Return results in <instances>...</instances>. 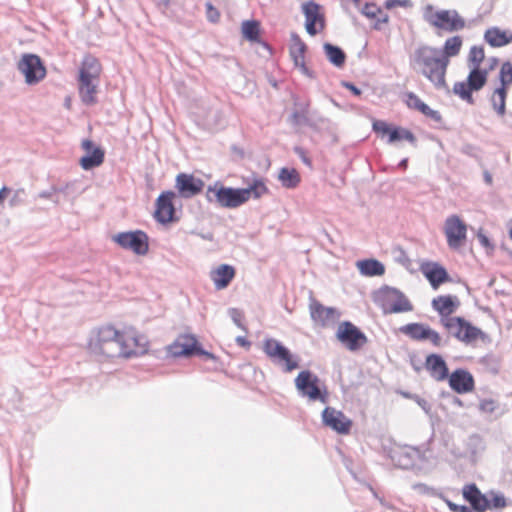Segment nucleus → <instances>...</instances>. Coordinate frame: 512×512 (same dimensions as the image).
<instances>
[{"mask_svg":"<svg viewBox=\"0 0 512 512\" xmlns=\"http://www.w3.org/2000/svg\"><path fill=\"white\" fill-rule=\"evenodd\" d=\"M309 309L312 320L322 327L335 322L340 316L336 308L325 307L315 299H311Z\"/></svg>","mask_w":512,"mask_h":512,"instance_id":"obj_19","label":"nucleus"},{"mask_svg":"<svg viewBox=\"0 0 512 512\" xmlns=\"http://www.w3.org/2000/svg\"><path fill=\"white\" fill-rule=\"evenodd\" d=\"M100 73L101 65L99 61L91 55L86 56L79 69V76L85 74L87 77L99 78Z\"/></svg>","mask_w":512,"mask_h":512,"instance_id":"obj_34","label":"nucleus"},{"mask_svg":"<svg viewBox=\"0 0 512 512\" xmlns=\"http://www.w3.org/2000/svg\"><path fill=\"white\" fill-rule=\"evenodd\" d=\"M440 324L447 330L450 336L465 344H471L477 339L484 340L486 337V334L480 328L472 325L460 316L443 319Z\"/></svg>","mask_w":512,"mask_h":512,"instance_id":"obj_6","label":"nucleus"},{"mask_svg":"<svg viewBox=\"0 0 512 512\" xmlns=\"http://www.w3.org/2000/svg\"><path fill=\"white\" fill-rule=\"evenodd\" d=\"M444 233L450 249H459L467 237V225L458 215H450L444 223Z\"/></svg>","mask_w":512,"mask_h":512,"instance_id":"obj_13","label":"nucleus"},{"mask_svg":"<svg viewBox=\"0 0 512 512\" xmlns=\"http://www.w3.org/2000/svg\"><path fill=\"white\" fill-rule=\"evenodd\" d=\"M498 408V403L493 399H483L479 403L480 411L484 413H493Z\"/></svg>","mask_w":512,"mask_h":512,"instance_id":"obj_51","label":"nucleus"},{"mask_svg":"<svg viewBox=\"0 0 512 512\" xmlns=\"http://www.w3.org/2000/svg\"><path fill=\"white\" fill-rule=\"evenodd\" d=\"M128 341L135 342L136 340L134 338L127 339L125 336L112 342L105 343L100 347L92 349L91 351L95 354L103 355L108 358H130L131 356L135 355L136 352L129 348L130 345L128 344Z\"/></svg>","mask_w":512,"mask_h":512,"instance_id":"obj_14","label":"nucleus"},{"mask_svg":"<svg viewBox=\"0 0 512 512\" xmlns=\"http://www.w3.org/2000/svg\"><path fill=\"white\" fill-rule=\"evenodd\" d=\"M392 127L393 126L389 125L387 122L383 120H375L372 124L373 131L376 134L380 135L381 137H384L386 135L389 137Z\"/></svg>","mask_w":512,"mask_h":512,"instance_id":"obj_47","label":"nucleus"},{"mask_svg":"<svg viewBox=\"0 0 512 512\" xmlns=\"http://www.w3.org/2000/svg\"><path fill=\"white\" fill-rule=\"evenodd\" d=\"M263 351L275 364L282 366L285 372H291L299 367L298 357L292 355L290 350L276 339H266Z\"/></svg>","mask_w":512,"mask_h":512,"instance_id":"obj_8","label":"nucleus"},{"mask_svg":"<svg viewBox=\"0 0 512 512\" xmlns=\"http://www.w3.org/2000/svg\"><path fill=\"white\" fill-rule=\"evenodd\" d=\"M506 97L507 90L504 87L496 88L491 97L492 107L499 116H503L506 112Z\"/></svg>","mask_w":512,"mask_h":512,"instance_id":"obj_38","label":"nucleus"},{"mask_svg":"<svg viewBox=\"0 0 512 512\" xmlns=\"http://www.w3.org/2000/svg\"><path fill=\"white\" fill-rule=\"evenodd\" d=\"M462 495L475 512H485L490 508V500L475 483L465 485L462 489Z\"/></svg>","mask_w":512,"mask_h":512,"instance_id":"obj_21","label":"nucleus"},{"mask_svg":"<svg viewBox=\"0 0 512 512\" xmlns=\"http://www.w3.org/2000/svg\"><path fill=\"white\" fill-rule=\"evenodd\" d=\"M81 147L86 152L79 161L80 166L84 170H91L100 166L104 162V150L101 147L96 146L92 140L84 139L81 143Z\"/></svg>","mask_w":512,"mask_h":512,"instance_id":"obj_17","label":"nucleus"},{"mask_svg":"<svg viewBox=\"0 0 512 512\" xmlns=\"http://www.w3.org/2000/svg\"><path fill=\"white\" fill-rule=\"evenodd\" d=\"M499 79L501 86L507 90V87L512 83V64L510 62H504L501 66Z\"/></svg>","mask_w":512,"mask_h":512,"instance_id":"obj_44","label":"nucleus"},{"mask_svg":"<svg viewBox=\"0 0 512 512\" xmlns=\"http://www.w3.org/2000/svg\"><path fill=\"white\" fill-rule=\"evenodd\" d=\"M290 39L291 45L289 52L292 60H294L295 57L298 58V60L300 58H305V53L307 50L305 42L300 38V36L296 32H292L290 34Z\"/></svg>","mask_w":512,"mask_h":512,"instance_id":"obj_39","label":"nucleus"},{"mask_svg":"<svg viewBox=\"0 0 512 512\" xmlns=\"http://www.w3.org/2000/svg\"><path fill=\"white\" fill-rule=\"evenodd\" d=\"M485 58L484 49L481 46H472L469 51V67H480Z\"/></svg>","mask_w":512,"mask_h":512,"instance_id":"obj_42","label":"nucleus"},{"mask_svg":"<svg viewBox=\"0 0 512 512\" xmlns=\"http://www.w3.org/2000/svg\"><path fill=\"white\" fill-rule=\"evenodd\" d=\"M406 104L409 108L418 110L420 112L423 111V108L427 105L424 103L415 93L407 92L406 93Z\"/></svg>","mask_w":512,"mask_h":512,"instance_id":"obj_45","label":"nucleus"},{"mask_svg":"<svg viewBox=\"0 0 512 512\" xmlns=\"http://www.w3.org/2000/svg\"><path fill=\"white\" fill-rule=\"evenodd\" d=\"M342 86L348 89L353 95L357 97L362 93L361 89L351 82L343 81Z\"/></svg>","mask_w":512,"mask_h":512,"instance_id":"obj_63","label":"nucleus"},{"mask_svg":"<svg viewBox=\"0 0 512 512\" xmlns=\"http://www.w3.org/2000/svg\"><path fill=\"white\" fill-rule=\"evenodd\" d=\"M168 354L173 357L205 356L213 359L214 355L202 348L193 335H180L167 347Z\"/></svg>","mask_w":512,"mask_h":512,"instance_id":"obj_9","label":"nucleus"},{"mask_svg":"<svg viewBox=\"0 0 512 512\" xmlns=\"http://www.w3.org/2000/svg\"><path fill=\"white\" fill-rule=\"evenodd\" d=\"M260 23L256 20H246L242 23V34L249 41H258Z\"/></svg>","mask_w":512,"mask_h":512,"instance_id":"obj_41","label":"nucleus"},{"mask_svg":"<svg viewBox=\"0 0 512 512\" xmlns=\"http://www.w3.org/2000/svg\"><path fill=\"white\" fill-rule=\"evenodd\" d=\"M487 77L488 70L480 67H470L467 82H456L453 86V92L467 103L474 104L472 92L481 90L487 82Z\"/></svg>","mask_w":512,"mask_h":512,"instance_id":"obj_7","label":"nucleus"},{"mask_svg":"<svg viewBox=\"0 0 512 512\" xmlns=\"http://www.w3.org/2000/svg\"><path fill=\"white\" fill-rule=\"evenodd\" d=\"M176 194L173 191L162 192L156 200L155 219L162 224L172 222L174 220L175 207L173 199Z\"/></svg>","mask_w":512,"mask_h":512,"instance_id":"obj_18","label":"nucleus"},{"mask_svg":"<svg viewBox=\"0 0 512 512\" xmlns=\"http://www.w3.org/2000/svg\"><path fill=\"white\" fill-rule=\"evenodd\" d=\"M175 187L182 197L191 198L202 191L204 181L191 174L180 173L176 177Z\"/></svg>","mask_w":512,"mask_h":512,"instance_id":"obj_20","label":"nucleus"},{"mask_svg":"<svg viewBox=\"0 0 512 512\" xmlns=\"http://www.w3.org/2000/svg\"><path fill=\"white\" fill-rule=\"evenodd\" d=\"M56 194L55 185L52 186L49 190L42 191L38 194L39 198L43 199H52L53 202L58 203V199H54V195Z\"/></svg>","mask_w":512,"mask_h":512,"instance_id":"obj_60","label":"nucleus"},{"mask_svg":"<svg viewBox=\"0 0 512 512\" xmlns=\"http://www.w3.org/2000/svg\"><path fill=\"white\" fill-rule=\"evenodd\" d=\"M360 273L364 276H381L385 273V266L377 259H364L356 262Z\"/></svg>","mask_w":512,"mask_h":512,"instance_id":"obj_31","label":"nucleus"},{"mask_svg":"<svg viewBox=\"0 0 512 512\" xmlns=\"http://www.w3.org/2000/svg\"><path fill=\"white\" fill-rule=\"evenodd\" d=\"M323 49L327 59L331 64L338 68L344 66L346 61V54L339 46L333 45L331 43H325L323 45Z\"/></svg>","mask_w":512,"mask_h":512,"instance_id":"obj_33","label":"nucleus"},{"mask_svg":"<svg viewBox=\"0 0 512 512\" xmlns=\"http://www.w3.org/2000/svg\"><path fill=\"white\" fill-rule=\"evenodd\" d=\"M405 397L413 399L427 414L431 410V404L424 398H421L417 394L404 393Z\"/></svg>","mask_w":512,"mask_h":512,"instance_id":"obj_52","label":"nucleus"},{"mask_svg":"<svg viewBox=\"0 0 512 512\" xmlns=\"http://www.w3.org/2000/svg\"><path fill=\"white\" fill-rule=\"evenodd\" d=\"M247 190V201L253 196L255 199L260 198L263 194H265L268 189L265 184L261 180H255L252 185L247 188H243Z\"/></svg>","mask_w":512,"mask_h":512,"instance_id":"obj_43","label":"nucleus"},{"mask_svg":"<svg viewBox=\"0 0 512 512\" xmlns=\"http://www.w3.org/2000/svg\"><path fill=\"white\" fill-rule=\"evenodd\" d=\"M308 107V103L300 105V108L293 111L290 115V122L295 126L306 125L312 127V122L308 118Z\"/></svg>","mask_w":512,"mask_h":512,"instance_id":"obj_40","label":"nucleus"},{"mask_svg":"<svg viewBox=\"0 0 512 512\" xmlns=\"http://www.w3.org/2000/svg\"><path fill=\"white\" fill-rule=\"evenodd\" d=\"M430 326L423 323H408L399 328V331L415 341L426 340V335Z\"/></svg>","mask_w":512,"mask_h":512,"instance_id":"obj_32","label":"nucleus"},{"mask_svg":"<svg viewBox=\"0 0 512 512\" xmlns=\"http://www.w3.org/2000/svg\"><path fill=\"white\" fill-rule=\"evenodd\" d=\"M73 183H66L65 185L55 186L56 194L63 193L68 195L70 193V189L73 187Z\"/></svg>","mask_w":512,"mask_h":512,"instance_id":"obj_64","label":"nucleus"},{"mask_svg":"<svg viewBox=\"0 0 512 512\" xmlns=\"http://www.w3.org/2000/svg\"><path fill=\"white\" fill-rule=\"evenodd\" d=\"M17 69L24 75L28 85H36L46 76V68L41 58L32 53L22 55L17 63Z\"/></svg>","mask_w":512,"mask_h":512,"instance_id":"obj_10","label":"nucleus"},{"mask_svg":"<svg viewBox=\"0 0 512 512\" xmlns=\"http://www.w3.org/2000/svg\"><path fill=\"white\" fill-rule=\"evenodd\" d=\"M120 247L137 255H145L149 250L148 236L142 230L121 232L112 237Z\"/></svg>","mask_w":512,"mask_h":512,"instance_id":"obj_12","label":"nucleus"},{"mask_svg":"<svg viewBox=\"0 0 512 512\" xmlns=\"http://www.w3.org/2000/svg\"><path fill=\"white\" fill-rule=\"evenodd\" d=\"M99 78L87 77L85 74L78 77V89L82 102L91 106L97 103V88Z\"/></svg>","mask_w":512,"mask_h":512,"instance_id":"obj_25","label":"nucleus"},{"mask_svg":"<svg viewBox=\"0 0 512 512\" xmlns=\"http://www.w3.org/2000/svg\"><path fill=\"white\" fill-rule=\"evenodd\" d=\"M463 40L461 36H453L446 39L443 48L440 49L441 57H446L449 60L450 57L457 56L461 50Z\"/></svg>","mask_w":512,"mask_h":512,"instance_id":"obj_35","label":"nucleus"},{"mask_svg":"<svg viewBox=\"0 0 512 512\" xmlns=\"http://www.w3.org/2000/svg\"><path fill=\"white\" fill-rule=\"evenodd\" d=\"M320 5L315 1L303 3L302 11L305 16V28L309 35L315 36L325 27L324 16L319 12Z\"/></svg>","mask_w":512,"mask_h":512,"instance_id":"obj_15","label":"nucleus"},{"mask_svg":"<svg viewBox=\"0 0 512 512\" xmlns=\"http://www.w3.org/2000/svg\"><path fill=\"white\" fill-rule=\"evenodd\" d=\"M336 337L350 351H357L368 342L367 336L350 321L339 324Z\"/></svg>","mask_w":512,"mask_h":512,"instance_id":"obj_11","label":"nucleus"},{"mask_svg":"<svg viewBox=\"0 0 512 512\" xmlns=\"http://www.w3.org/2000/svg\"><path fill=\"white\" fill-rule=\"evenodd\" d=\"M235 276V269L228 264H221L211 272V279L217 290L226 288Z\"/></svg>","mask_w":512,"mask_h":512,"instance_id":"obj_28","label":"nucleus"},{"mask_svg":"<svg viewBox=\"0 0 512 512\" xmlns=\"http://www.w3.org/2000/svg\"><path fill=\"white\" fill-rule=\"evenodd\" d=\"M375 20V23L373 25V28L375 30H381L382 24H386L389 21V16L387 13H385L382 9L381 12L378 13V16L376 18H373Z\"/></svg>","mask_w":512,"mask_h":512,"instance_id":"obj_58","label":"nucleus"},{"mask_svg":"<svg viewBox=\"0 0 512 512\" xmlns=\"http://www.w3.org/2000/svg\"><path fill=\"white\" fill-rule=\"evenodd\" d=\"M431 306L439 314L442 322L443 319L453 317L452 314L460 307V300L456 295H440L432 300Z\"/></svg>","mask_w":512,"mask_h":512,"instance_id":"obj_22","label":"nucleus"},{"mask_svg":"<svg viewBox=\"0 0 512 512\" xmlns=\"http://www.w3.org/2000/svg\"><path fill=\"white\" fill-rule=\"evenodd\" d=\"M421 113L435 122L440 123L442 121V116L440 112L437 110H433L428 105H426L425 108H423V111Z\"/></svg>","mask_w":512,"mask_h":512,"instance_id":"obj_56","label":"nucleus"},{"mask_svg":"<svg viewBox=\"0 0 512 512\" xmlns=\"http://www.w3.org/2000/svg\"><path fill=\"white\" fill-rule=\"evenodd\" d=\"M293 151L307 167H312V160L308 157L307 151L304 148L295 146Z\"/></svg>","mask_w":512,"mask_h":512,"instance_id":"obj_55","label":"nucleus"},{"mask_svg":"<svg viewBox=\"0 0 512 512\" xmlns=\"http://www.w3.org/2000/svg\"><path fill=\"white\" fill-rule=\"evenodd\" d=\"M393 255L396 262L402 264L403 266L407 267L411 264V260L403 248L399 246L395 247L393 249Z\"/></svg>","mask_w":512,"mask_h":512,"instance_id":"obj_48","label":"nucleus"},{"mask_svg":"<svg viewBox=\"0 0 512 512\" xmlns=\"http://www.w3.org/2000/svg\"><path fill=\"white\" fill-rule=\"evenodd\" d=\"M304 59L305 58H300L298 60V58L295 57V59L293 60L295 67H298L301 73L304 74L305 76L312 79L315 78V73L306 66Z\"/></svg>","mask_w":512,"mask_h":512,"instance_id":"obj_53","label":"nucleus"},{"mask_svg":"<svg viewBox=\"0 0 512 512\" xmlns=\"http://www.w3.org/2000/svg\"><path fill=\"white\" fill-rule=\"evenodd\" d=\"M322 422L339 434H348L352 427V421L342 411L327 406L322 411Z\"/></svg>","mask_w":512,"mask_h":512,"instance_id":"obj_16","label":"nucleus"},{"mask_svg":"<svg viewBox=\"0 0 512 512\" xmlns=\"http://www.w3.org/2000/svg\"><path fill=\"white\" fill-rule=\"evenodd\" d=\"M451 389L458 394H465L474 389V378L472 374L462 368L456 369L448 376Z\"/></svg>","mask_w":512,"mask_h":512,"instance_id":"obj_24","label":"nucleus"},{"mask_svg":"<svg viewBox=\"0 0 512 512\" xmlns=\"http://www.w3.org/2000/svg\"><path fill=\"white\" fill-rule=\"evenodd\" d=\"M484 40L492 47H503L512 42V34H507L498 27H491L486 30Z\"/></svg>","mask_w":512,"mask_h":512,"instance_id":"obj_30","label":"nucleus"},{"mask_svg":"<svg viewBox=\"0 0 512 512\" xmlns=\"http://www.w3.org/2000/svg\"><path fill=\"white\" fill-rule=\"evenodd\" d=\"M460 151L467 156L478 158V148L472 144H464Z\"/></svg>","mask_w":512,"mask_h":512,"instance_id":"obj_59","label":"nucleus"},{"mask_svg":"<svg viewBox=\"0 0 512 512\" xmlns=\"http://www.w3.org/2000/svg\"><path fill=\"white\" fill-rule=\"evenodd\" d=\"M396 6L410 8V7H412V2H411V0H386L385 1V7L387 9H392Z\"/></svg>","mask_w":512,"mask_h":512,"instance_id":"obj_57","label":"nucleus"},{"mask_svg":"<svg viewBox=\"0 0 512 512\" xmlns=\"http://www.w3.org/2000/svg\"><path fill=\"white\" fill-rule=\"evenodd\" d=\"M228 314L230 316V318L232 319V321L234 322V324L243 329V330H246L245 326L243 325L242 321H243V318H244V315H243V312L238 309V308H229L228 309Z\"/></svg>","mask_w":512,"mask_h":512,"instance_id":"obj_49","label":"nucleus"},{"mask_svg":"<svg viewBox=\"0 0 512 512\" xmlns=\"http://www.w3.org/2000/svg\"><path fill=\"white\" fill-rule=\"evenodd\" d=\"M433 10L434 7L428 4L423 12L424 20L431 26L449 33L461 31L465 28L466 21L457 10H439L435 13H433Z\"/></svg>","mask_w":512,"mask_h":512,"instance_id":"obj_4","label":"nucleus"},{"mask_svg":"<svg viewBox=\"0 0 512 512\" xmlns=\"http://www.w3.org/2000/svg\"><path fill=\"white\" fill-rule=\"evenodd\" d=\"M420 270L433 289H437L441 284L451 280L447 270L437 262L422 263Z\"/></svg>","mask_w":512,"mask_h":512,"instance_id":"obj_23","label":"nucleus"},{"mask_svg":"<svg viewBox=\"0 0 512 512\" xmlns=\"http://www.w3.org/2000/svg\"><path fill=\"white\" fill-rule=\"evenodd\" d=\"M298 396L307 400L308 403L329 402V392L326 384L312 371L303 370L294 379Z\"/></svg>","mask_w":512,"mask_h":512,"instance_id":"obj_2","label":"nucleus"},{"mask_svg":"<svg viewBox=\"0 0 512 512\" xmlns=\"http://www.w3.org/2000/svg\"><path fill=\"white\" fill-rule=\"evenodd\" d=\"M247 190L223 186L220 182L209 185L206 190L208 202H216L223 208H237L247 202Z\"/></svg>","mask_w":512,"mask_h":512,"instance_id":"obj_5","label":"nucleus"},{"mask_svg":"<svg viewBox=\"0 0 512 512\" xmlns=\"http://www.w3.org/2000/svg\"><path fill=\"white\" fill-rule=\"evenodd\" d=\"M449 60L441 57L440 49L420 44L409 55V66L417 74H421L432 82L436 88H445V75Z\"/></svg>","mask_w":512,"mask_h":512,"instance_id":"obj_1","label":"nucleus"},{"mask_svg":"<svg viewBox=\"0 0 512 512\" xmlns=\"http://www.w3.org/2000/svg\"><path fill=\"white\" fill-rule=\"evenodd\" d=\"M477 238H478L479 243L483 247H485L487 249H493L494 248V246L491 243L490 239L484 233H482L481 231L477 234Z\"/></svg>","mask_w":512,"mask_h":512,"instance_id":"obj_61","label":"nucleus"},{"mask_svg":"<svg viewBox=\"0 0 512 512\" xmlns=\"http://www.w3.org/2000/svg\"><path fill=\"white\" fill-rule=\"evenodd\" d=\"M380 12L381 8L374 3H366L361 9V13L369 19L376 18Z\"/></svg>","mask_w":512,"mask_h":512,"instance_id":"obj_50","label":"nucleus"},{"mask_svg":"<svg viewBox=\"0 0 512 512\" xmlns=\"http://www.w3.org/2000/svg\"><path fill=\"white\" fill-rule=\"evenodd\" d=\"M421 451L416 447H404L394 452L392 459L402 469H412L421 459Z\"/></svg>","mask_w":512,"mask_h":512,"instance_id":"obj_27","label":"nucleus"},{"mask_svg":"<svg viewBox=\"0 0 512 512\" xmlns=\"http://www.w3.org/2000/svg\"><path fill=\"white\" fill-rule=\"evenodd\" d=\"M282 186L288 189H293L300 183V175L294 168H281L278 176Z\"/></svg>","mask_w":512,"mask_h":512,"instance_id":"obj_36","label":"nucleus"},{"mask_svg":"<svg viewBox=\"0 0 512 512\" xmlns=\"http://www.w3.org/2000/svg\"><path fill=\"white\" fill-rule=\"evenodd\" d=\"M426 340H429L434 347L440 348L448 344V339L444 340L441 335L431 327H429Z\"/></svg>","mask_w":512,"mask_h":512,"instance_id":"obj_46","label":"nucleus"},{"mask_svg":"<svg viewBox=\"0 0 512 512\" xmlns=\"http://www.w3.org/2000/svg\"><path fill=\"white\" fill-rule=\"evenodd\" d=\"M425 369L436 381H443L448 378L449 370L443 357L439 354H430L425 360Z\"/></svg>","mask_w":512,"mask_h":512,"instance_id":"obj_26","label":"nucleus"},{"mask_svg":"<svg viewBox=\"0 0 512 512\" xmlns=\"http://www.w3.org/2000/svg\"><path fill=\"white\" fill-rule=\"evenodd\" d=\"M374 302L384 314L403 313L413 310V305L405 294L395 287L383 286L374 293Z\"/></svg>","mask_w":512,"mask_h":512,"instance_id":"obj_3","label":"nucleus"},{"mask_svg":"<svg viewBox=\"0 0 512 512\" xmlns=\"http://www.w3.org/2000/svg\"><path fill=\"white\" fill-rule=\"evenodd\" d=\"M401 140H406L412 145H415L417 141L415 135L410 130L400 126H393L387 142L392 144Z\"/></svg>","mask_w":512,"mask_h":512,"instance_id":"obj_37","label":"nucleus"},{"mask_svg":"<svg viewBox=\"0 0 512 512\" xmlns=\"http://www.w3.org/2000/svg\"><path fill=\"white\" fill-rule=\"evenodd\" d=\"M207 16L211 22H216L219 19V12L213 8L211 3H207Z\"/></svg>","mask_w":512,"mask_h":512,"instance_id":"obj_62","label":"nucleus"},{"mask_svg":"<svg viewBox=\"0 0 512 512\" xmlns=\"http://www.w3.org/2000/svg\"><path fill=\"white\" fill-rule=\"evenodd\" d=\"M506 505V499L502 494H494L493 498L490 500L489 509H501L504 508Z\"/></svg>","mask_w":512,"mask_h":512,"instance_id":"obj_54","label":"nucleus"},{"mask_svg":"<svg viewBox=\"0 0 512 512\" xmlns=\"http://www.w3.org/2000/svg\"><path fill=\"white\" fill-rule=\"evenodd\" d=\"M125 337V335L112 326L102 327L98 330L95 339H92L89 343L90 349H94L102 346L105 343L112 342L118 338Z\"/></svg>","mask_w":512,"mask_h":512,"instance_id":"obj_29","label":"nucleus"}]
</instances>
